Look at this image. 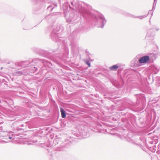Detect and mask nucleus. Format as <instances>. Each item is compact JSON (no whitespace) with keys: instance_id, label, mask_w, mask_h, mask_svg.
<instances>
[{"instance_id":"obj_10","label":"nucleus","mask_w":160,"mask_h":160,"mask_svg":"<svg viewBox=\"0 0 160 160\" xmlns=\"http://www.w3.org/2000/svg\"><path fill=\"white\" fill-rule=\"evenodd\" d=\"M151 30H152L151 29H150L148 30V32H147V34L146 35V37H150V35L149 34H150V31Z\"/></svg>"},{"instance_id":"obj_5","label":"nucleus","mask_w":160,"mask_h":160,"mask_svg":"<svg viewBox=\"0 0 160 160\" xmlns=\"http://www.w3.org/2000/svg\"><path fill=\"white\" fill-rule=\"evenodd\" d=\"M120 67L118 65V64L113 65L109 68V69L110 70H116L118 68V67Z\"/></svg>"},{"instance_id":"obj_9","label":"nucleus","mask_w":160,"mask_h":160,"mask_svg":"<svg viewBox=\"0 0 160 160\" xmlns=\"http://www.w3.org/2000/svg\"><path fill=\"white\" fill-rule=\"evenodd\" d=\"M147 16H148V15H143V16H140L139 17H135V18H139L140 19H142L143 18H145L147 17Z\"/></svg>"},{"instance_id":"obj_14","label":"nucleus","mask_w":160,"mask_h":160,"mask_svg":"<svg viewBox=\"0 0 160 160\" xmlns=\"http://www.w3.org/2000/svg\"><path fill=\"white\" fill-rule=\"evenodd\" d=\"M159 29H160L159 28H156L155 29V30L157 31H159Z\"/></svg>"},{"instance_id":"obj_7","label":"nucleus","mask_w":160,"mask_h":160,"mask_svg":"<svg viewBox=\"0 0 160 160\" xmlns=\"http://www.w3.org/2000/svg\"><path fill=\"white\" fill-rule=\"evenodd\" d=\"M118 65L120 67H118L119 69L118 70H122L124 69V67L125 65H121L119 64H118Z\"/></svg>"},{"instance_id":"obj_3","label":"nucleus","mask_w":160,"mask_h":160,"mask_svg":"<svg viewBox=\"0 0 160 160\" xmlns=\"http://www.w3.org/2000/svg\"><path fill=\"white\" fill-rule=\"evenodd\" d=\"M149 60L150 57L147 55H145L140 58L138 61L140 63H145L147 62Z\"/></svg>"},{"instance_id":"obj_15","label":"nucleus","mask_w":160,"mask_h":160,"mask_svg":"<svg viewBox=\"0 0 160 160\" xmlns=\"http://www.w3.org/2000/svg\"><path fill=\"white\" fill-rule=\"evenodd\" d=\"M139 56H140V55H137L136 56V58H139Z\"/></svg>"},{"instance_id":"obj_1","label":"nucleus","mask_w":160,"mask_h":160,"mask_svg":"<svg viewBox=\"0 0 160 160\" xmlns=\"http://www.w3.org/2000/svg\"><path fill=\"white\" fill-rule=\"evenodd\" d=\"M73 1H71V4L72 7L71 6V9H72L74 11L72 13V15H73L74 18L72 19L73 21L77 19L78 16L77 14V10H78L81 15L85 19L87 18L91 15L90 12L88 10L89 6L84 2H76V0H73Z\"/></svg>"},{"instance_id":"obj_6","label":"nucleus","mask_w":160,"mask_h":160,"mask_svg":"<svg viewBox=\"0 0 160 160\" xmlns=\"http://www.w3.org/2000/svg\"><path fill=\"white\" fill-rule=\"evenodd\" d=\"M60 111L62 118H65L66 117V112L62 108H60Z\"/></svg>"},{"instance_id":"obj_13","label":"nucleus","mask_w":160,"mask_h":160,"mask_svg":"<svg viewBox=\"0 0 160 160\" xmlns=\"http://www.w3.org/2000/svg\"><path fill=\"white\" fill-rule=\"evenodd\" d=\"M72 51H73V52L74 51V50L75 52L76 51H77V48H75L74 49V48H72Z\"/></svg>"},{"instance_id":"obj_8","label":"nucleus","mask_w":160,"mask_h":160,"mask_svg":"<svg viewBox=\"0 0 160 160\" xmlns=\"http://www.w3.org/2000/svg\"><path fill=\"white\" fill-rule=\"evenodd\" d=\"M154 2L153 3L152 8V10H153V11L155 9V6H156V0H155V1L154 0Z\"/></svg>"},{"instance_id":"obj_2","label":"nucleus","mask_w":160,"mask_h":160,"mask_svg":"<svg viewBox=\"0 0 160 160\" xmlns=\"http://www.w3.org/2000/svg\"><path fill=\"white\" fill-rule=\"evenodd\" d=\"M97 21V25L98 27L103 28L104 26L105 23L106 22L104 16L101 14H98V15L95 16Z\"/></svg>"},{"instance_id":"obj_11","label":"nucleus","mask_w":160,"mask_h":160,"mask_svg":"<svg viewBox=\"0 0 160 160\" xmlns=\"http://www.w3.org/2000/svg\"><path fill=\"white\" fill-rule=\"evenodd\" d=\"M86 64L89 67L90 66V63L88 61H87L86 62Z\"/></svg>"},{"instance_id":"obj_4","label":"nucleus","mask_w":160,"mask_h":160,"mask_svg":"<svg viewBox=\"0 0 160 160\" xmlns=\"http://www.w3.org/2000/svg\"><path fill=\"white\" fill-rule=\"evenodd\" d=\"M149 69L150 70H159L160 68L157 66L153 65L150 67Z\"/></svg>"},{"instance_id":"obj_12","label":"nucleus","mask_w":160,"mask_h":160,"mask_svg":"<svg viewBox=\"0 0 160 160\" xmlns=\"http://www.w3.org/2000/svg\"><path fill=\"white\" fill-rule=\"evenodd\" d=\"M152 10H149V11H148V14H151V16H152V14H153V12H152Z\"/></svg>"}]
</instances>
